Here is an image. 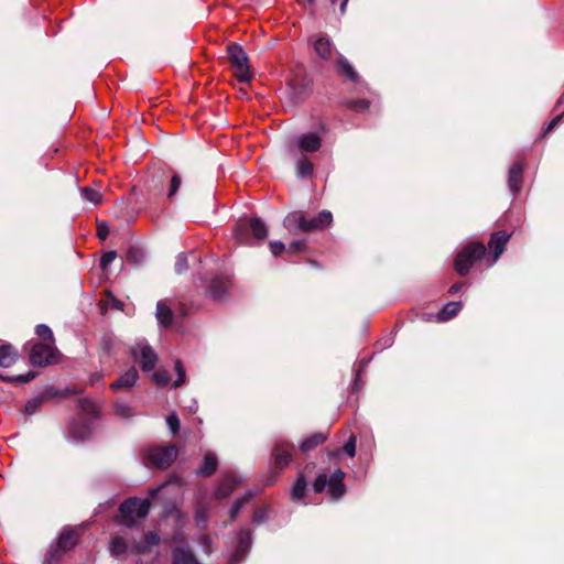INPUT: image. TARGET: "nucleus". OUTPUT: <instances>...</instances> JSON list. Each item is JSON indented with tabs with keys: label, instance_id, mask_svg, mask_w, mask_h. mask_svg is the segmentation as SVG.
Returning a JSON list of instances; mask_svg holds the SVG:
<instances>
[{
	"label": "nucleus",
	"instance_id": "nucleus-1",
	"mask_svg": "<svg viewBox=\"0 0 564 564\" xmlns=\"http://www.w3.org/2000/svg\"><path fill=\"white\" fill-rule=\"evenodd\" d=\"M150 499L129 498L120 505L119 523L132 527L137 520L144 519L150 512Z\"/></svg>",
	"mask_w": 564,
	"mask_h": 564
},
{
	"label": "nucleus",
	"instance_id": "nucleus-2",
	"mask_svg": "<svg viewBox=\"0 0 564 564\" xmlns=\"http://www.w3.org/2000/svg\"><path fill=\"white\" fill-rule=\"evenodd\" d=\"M344 478L345 473L341 469H336L330 475L322 473L314 480L313 489L317 494L323 492L325 489H327L332 499L338 500L346 492Z\"/></svg>",
	"mask_w": 564,
	"mask_h": 564
},
{
	"label": "nucleus",
	"instance_id": "nucleus-3",
	"mask_svg": "<svg viewBox=\"0 0 564 564\" xmlns=\"http://www.w3.org/2000/svg\"><path fill=\"white\" fill-rule=\"evenodd\" d=\"M258 239L263 240L268 236V229L265 224L259 218H245L239 219L234 229V237L239 243L250 245L251 236Z\"/></svg>",
	"mask_w": 564,
	"mask_h": 564
},
{
	"label": "nucleus",
	"instance_id": "nucleus-4",
	"mask_svg": "<svg viewBox=\"0 0 564 564\" xmlns=\"http://www.w3.org/2000/svg\"><path fill=\"white\" fill-rule=\"evenodd\" d=\"M480 260L487 262L485 246L480 242H470L457 253L455 270L458 274L465 276L468 274L473 264Z\"/></svg>",
	"mask_w": 564,
	"mask_h": 564
},
{
	"label": "nucleus",
	"instance_id": "nucleus-5",
	"mask_svg": "<svg viewBox=\"0 0 564 564\" xmlns=\"http://www.w3.org/2000/svg\"><path fill=\"white\" fill-rule=\"evenodd\" d=\"M177 457V448L174 445L149 446L142 451V458L150 467L166 469Z\"/></svg>",
	"mask_w": 564,
	"mask_h": 564
},
{
	"label": "nucleus",
	"instance_id": "nucleus-6",
	"mask_svg": "<svg viewBox=\"0 0 564 564\" xmlns=\"http://www.w3.org/2000/svg\"><path fill=\"white\" fill-rule=\"evenodd\" d=\"M134 361L139 362L144 372L154 369L158 362V355L145 339H138L130 348Z\"/></svg>",
	"mask_w": 564,
	"mask_h": 564
},
{
	"label": "nucleus",
	"instance_id": "nucleus-7",
	"mask_svg": "<svg viewBox=\"0 0 564 564\" xmlns=\"http://www.w3.org/2000/svg\"><path fill=\"white\" fill-rule=\"evenodd\" d=\"M77 542V534L74 530H64L55 544H51L43 564H57L61 560V552H66L74 547Z\"/></svg>",
	"mask_w": 564,
	"mask_h": 564
},
{
	"label": "nucleus",
	"instance_id": "nucleus-8",
	"mask_svg": "<svg viewBox=\"0 0 564 564\" xmlns=\"http://www.w3.org/2000/svg\"><path fill=\"white\" fill-rule=\"evenodd\" d=\"M322 147V134L315 131L304 132L296 134L289 150L291 153L297 152H317Z\"/></svg>",
	"mask_w": 564,
	"mask_h": 564
},
{
	"label": "nucleus",
	"instance_id": "nucleus-9",
	"mask_svg": "<svg viewBox=\"0 0 564 564\" xmlns=\"http://www.w3.org/2000/svg\"><path fill=\"white\" fill-rule=\"evenodd\" d=\"M228 55L239 82H249L251 75L248 66V56L242 47L236 44L228 46Z\"/></svg>",
	"mask_w": 564,
	"mask_h": 564
},
{
	"label": "nucleus",
	"instance_id": "nucleus-10",
	"mask_svg": "<svg viewBox=\"0 0 564 564\" xmlns=\"http://www.w3.org/2000/svg\"><path fill=\"white\" fill-rule=\"evenodd\" d=\"M91 431V425L87 419H74L68 423L66 438L72 443L84 442L90 436Z\"/></svg>",
	"mask_w": 564,
	"mask_h": 564
},
{
	"label": "nucleus",
	"instance_id": "nucleus-11",
	"mask_svg": "<svg viewBox=\"0 0 564 564\" xmlns=\"http://www.w3.org/2000/svg\"><path fill=\"white\" fill-rule=\"evenodd\" d=\"M56 349L48 344H34L30 351V362L35 367H44L53 362Z\"/></svg>",
	"mask_w": 564,
	"mask_h": 564
},
{
	"label": "nucleus",
	"instance_id": "nucleus-12",
	"mask_svg": "<svg viewBox=\"0 0 564 564\" xmlns=\"http://www.w3.org/2000/svg\"><path fill=\"white\" fill-rule=\"evenodd\" d=\"M511 235L506 231H498L491 236L489 247L494 250V256L492 258L487 257L488 268L492 267L498 261Z\"/></svg>",
	"mask_w": 564,
	"mask_h": 564
},
{
	"label": "nucleus",
	"instance_id": "nucleus-13",
	"mask_svg": "<svg viewBox=\"0 0 564 564\" xmlns=\"http://www.w3.org/2000/svg\"><path fill=\"white\" fill-rule=\"evenodd\" d=\"M251 541L252 539L250 530L243 529L239 532L237 550L231 556L230 563H236L246 556L250 550Z\"/></svg>",
	"mask_w": 564,
	"mask_h": 564
},
{
	"label": "nucleus",
	"instance_id": "nucleus-14",
	"mask_svg": "<svg viewBox=\"0 0 564 564\" xmlns=\"http://www.w3.org/2000/svg\"><path fill=\"white\" fill-rule=\"evenodd\" d=\"M313 47L316 55L323 61H328L333 56L334 44L326 35L316 37L313 41Z\"/></svg>",
	"mask_w": 564,
	"mask_h": 564
},
{
	"label": "nucleus",
	"instance_id": "nucleus-15",
	"mask_svg": "<svg viewBox=\"0 0 564 564\" xmlns=\"http://www.w3.org/2000/svg\"><path fill=\"white\" fill-rule=\"evenodd\" d=\"M138 379V370L134 367H131L124 373H122L115 382H112L110 388L112 390H129L137 383Z\"/></svg>",
	"mask_w": 564,
	"mask_h": 564
},
{
	"label": "nucleus",
	"instance_id": "nucleus-16",
	"mask_svg": "<svg viewBox=\"0 0 564 564\" xmlns=\"http://www.w3.org/2000/svg\"><path fill=\"white\" fill-rule=\"evenodd\" d=\"M239 482H241L240 478H237L234 475H227L216 487L214 497L216 499H224L228 497L237 488Z\"/></svg>",
	"mask_w": 564,
	"mask_h": 564
},
{
	"label": "nucleus",
	"instance_id": "nucleus-17",
	"mask_svg": "<svg viewBox=\"0 0 564 564\" xmlns=\"http://www.w3.org/2000/svg\"><path fill=\"white\" fill-rule=\"evenodd\" d=\"M172 564H200L188 547H175L172 552Z\"/></svg>",
	"mask_w": 564,
	"mask_h": 564
},
{
	"label": "nucleus",
	"instance_id": "nucleus-18",
	"mask_svg": "<svg viewBox=\"0 0 564 564\" xmlns=\"http://www.w3.org/2000/svg\"><path fill=\"white\" fill-rule=\"evenodd\" d=\"M523 176V166L521 163H514L509 171L508 184L510 189L516 194L521 188Z\"/></svg>",
	"mask_w": 564,
	"mask_h": 564
},
{
	"label": "nucleus",
	"instance_id": "nucleus-19",
	"mask_svg": "<svg viewBox=\"0 0 564 564\" xmlns=\"http://www.w3.org/2000/svg\"><path fill=\"white\" fill-rule=\"evenodd\" d=\"M155 316L161 326L169 327L172 325L173 312L165 302H158Z\"/></svg>",
	"mask_w": 564,
	"mask_h": 564
},
{
	"label": "nucleus",
	"instance_id": "nucleus-20",
	"mask_svg": "<svg viewBox=\"0 0 564 564\" xmlns=\"http://www.w3.org/2000/svg\"><path fill=\"white\" fill-rule=\"evenodd\" d=\"M228 291V281L225 279H214L208 286V294L215 300L223 299Z\"/></svg>",
	"mask_w": 564,
	"mask_h": 564
},
{
	"label": "nucleus",
	"instance_id": "nucleus-21",
	"mask_svg": "<svg viewBox=\"0 0 564 564\" xmlns=\"http://www.w3.org/2000/svg\"><path fill=\"white\" fill-rule=\"evenodd\" d=\"M18 352L10 344L0 345V367L8 368L17 360Z\"/></svg>",
	"mask_w": 564,
	"mask_h": 564
},
{
	"label": "nucleus",
	"instance_id": "nucleus-22",
	"mask_svg": "<svg viewBox=\"0 0 564 564\" xmlns=\"http://www.w3.org/2000/svg\"><path fill=\"white\" fill-rule=\"evenodd\" d=\"M462 308V302H448L436 315L437 322H446L457 315Z\"/></svg>",
	"mask_w": 564,
	"mask_h": 564
},
{
	"label": "nucleus",
	"instance_id": "nucleus-23",
	"mask_svg": "<svg viewBox=\"0 0 564 564\" xmlns=\"http://www.w3.org/2000/svg\"><path fill=\"white\" fill-rule=\"evenodd\" d=\"M327 436L326 434L322 432L314 433L310 437L305 438L301 444L300 448L303 453L311 452L318 445L323 444L326 441Z\"/></svg>",
	"mask_w": 564,
	"mask_h": 564
},
{
	"label": "nucleus",
	"instance_id": "nucleus-24",
	"mask_svg": "<svg viewBox=\"0 0 564 564\" xmlns=\"http://www.w3.org/2000/svg\"><path fill=\"white\" fill-rule=\"evenodd\" d=\"M217 457L213 453H207L204 456L203 465L196 470L197 475L200 476H210L215 473L217 468Z\"/></svg>",
	"mask_w": 564,
	"mask_h": 564
},
{
	"label": "nucleus",
	"instance_id": "nucleus-25",
	"mask_svg": "<svg viewBox=\"0 0 564 564\" xmlns=\"http://www.w3.org/2000/svg\"><path fill=\"white\" fill-rule=\"evenodd\" d=\"M337 72L340 75L347 76L351 82H356L358 78V74L352 67V65L348 62L346 57L339 55L337 58Z\"/></svg>",
	"mask_w": 564,
	"mask_h": 564
},
{
	"label": "nucleus",
	"instance_id": "nucleus-26",
	"mask_svg": "<svg viewBox=\"0 0 564 564\" xmlns=\"http://www.w3.org/2000/svg\"><path fill=\"white\" fill-rule=\"evenodd\" d=\"M129 550L128 544L126 540L121 536H115L109 544V552L112 556L117 557L124 553H127Z\"/></svg>",
	"mask_w": 564,
	"mask_h": 564
},
{
	"label": "nucleus",
	"instance_id": "nucleus-27",
	"mask_svg": "<svg viewBox=\"0 0 564 564\" xmlns=\"http://www.w3.org/2000/svg\"><path fill=\"white\" fill-rule=\"evenodd\" d=\"M113 408L116 415H118L121 419H130L135 414L132 405L122 400L116 401Z\"/></svg>",
	"mask_w": 564,
	"mask_h": 564
},
{
	"label": "nucleus",
	"instance_id": "nucleus-28",
	"mask_svg": "<svg viewBox=\"0 0 564 564\" xmlns=\"http://www.w3.org/2000/svg\"><path fill=\"white\" fill-rule=\"evenodd\" d=\"M274 459L279 467H284L291 462V454L288 447L276 445L274 448Z\"/></svg>",
	"mask_w": 564,
	"mask_h": 564
},
{
	"label": "nucleus",
	"instance_id": "nucleus-29",
	"mask_svg": "<svg viewBox=\"0 0 564 564\" xmlns=\"http://www.w3.org/2000/svg\"><path fill=\"white\" fill-rule=\"evenodd\" d=\"M313 172V163L305 156H301L296 161V173L299 176H308Z\"/></svg>",
	"mask_w": 564,
	"mask_h": 564
},
{
	"label": "nucleus",
	"instance_id": "nucleus-30",
	"mask_svg": "<svg viewBox=\"0 0 564 564\" xmlns=\"http://www.w3.org/2000/svg\"><path fill=\"white\" fill-rule=\"evenodd\" d=\"M79 191H80L83 198L86 202L91 203L94 205L100 204L101 194L98 191H96L94 188H89V187H83Z\"/></svg>",
	"mask_w": 564,
	"mask_h": 564
},
{
	"label": "nucleus",
	"instance_id": "nucleus-31",
	"mask_svg": "<svg viewBox=\"0 0 564 564\" xmlns=\"http://www.w3.org/2000/svg\"><path fill=\"white\" fill-rule=\"evenodd\" d=\"M251 497H252V492H248V494L243 495L242 497H239L235 500V502L232 503L231 509H230L231 520H235L237 518L241 508L245 506V503H247L251 499Z\"/></svg>",
	"mask_w": 564,
	"mask_h": 564
},
{
	"label": "nucleus",
	"instance_id": "nucleus-32",
	"mask_svg": "<svg viewBox=\"0 0 564 564\" xmlns=\"http://www.w3.org/2000/svg\"><path fill=\"white\" fill-rule=\"evenodd\" d=\"M305 491H306V481L303 477H300L293 486L292 499L294 501H299V500L303 499V497L305 496Z\"/></svg>",
	"mask_w": 564,
	"mask_h": 564
},
{
	"label": "nucleus",
	"instance_id": "nucleus-33",
	"mask_svg": "<svg viewBox=\"0 0 564 564\" xmlns=\"http://www.w3.org/2000/svg\"><path fill=\"white\" fill-rule=\"evenodd\" d=\"M300 219H303V215H300V214H289L284 220H283V225L284 227L292 231L294 229H299L300 230Z\"/></svg>",
	"mask_w": 564,
	"mask_h": 564
},
{
	"label": "nucleus",
	"instance_id": "nucleus-34",
	"mask_svg": "<svg viewBox=\"0 0 564 564\" xmlns=\"http://www.w3.org/2000/svg\"><path fill=\"white\" fill-rule=\"evenodd\" d=\"M35 334L42 338V339H45V340H50L51 343H54V336H53V332L52 329L45 325V324H40L36 326L35 328Z\"/></svg>",
	"mask_w": 564,
	"mask_h": 564
},
{
	"label": "nucleus",
	"instance_id": "nucleus-35",
	"mask_svg": "<svg viewBox=\"0 0 564 564\" xmlns=\"http://www.w3.org/2000/svg\"><path fill=\"white\" fill-rule=\"evenodd\" d=\"M128 261L138 264L144 259L143 251L138 247H131L127 253Z\"/></svg>",
	"mask_w": 564,
	"mask_h": 564
},
{
	"label": "nucleus",
	"instance_id": "nucleus-36",
	"mask_svg": "<svg viewBox=\"0 0 564 564\" xmlns=\"http://www.w3.org/2000/svg\"><path fill=\"white\" fill-rule=\"evenodd\" d=\"M152 380L160 386H165L170 382V375L165 369H159L152 375Z\"/></svg>",
	"mask_w": 564,
	"mask_h": 564
},
{
	"label": "nucleus",
	"instance_id": "nucleus-37",
	"mask_svg": "<svg viewBox=\"0 0 564 564\" xmlns=\"http://www.w3.org/2000/svg\"><path fill=\"white\" fill-rule=\"evenodd\" d=\"M42 405V399L41 398H34L32 400H29L24 405V412L28 415L34 414Z\"/></svg>",
	"mask_w": 564,
	"mask_h": 564
},
{
	"label": "nucleus",
	"instance_id": "nucleus-38",
	"mask_svg": "<svg viewBox=\"0 0 564 564\" xmlns=\"http://www.w3.org/2000/svg\"><path fill=\"white\" fill-rule=\"evenodd\" d=\"M315 219L317 221L318 228H322V227L328 226L332 223L333 216H332L330 212L322 210L318 214V216L315 217Z\"/></svg>",
	"mask_w": 564,
	"mask_h": 564
},
{
	"label": "nucleus",
	"instance_id": "nucleus-39",
	"mask_svg": "<svg viewBox=\"0 0 564 564\" xmlns=\"http://www.w3.org/2000/svg\"><path fill=\"white\" fill-rule=\"evenodd\" d=\"M188 268L187 256L185 253H180L175 261V271L176 273H183Z\"/></svg>",
	"mask_w": 564,
	"mask_h": 564
},
{
	"label": "nucleus",
	"instance_id": "nucleus-40",
	"mask_svg": "<svg viewBox=\"0 0 564 564\" xmlns=\"http://www.w3.org/2000/svg\"><path fill=\"white\" fill-rule=\"evenodd\" d=\"M356 442L357 438L355 435H350L348 441L345 443L343 451L345 454H347L350 457H354L356 454Z\"/></svg>",
	"mask_w": 564,
	"mask_h": 564
},
{
	"label": "nucleus",
	"instance_id": "nucleus-41",
	"mask_svg": "<svg viewBox=\"0 0 564 564\" xmlns=\"http://www.w3.org/2000/svg\"><path fill=\"white\" fill-rule=\"evenodd\" d=\"M317 228H318V225H317V221L315 218L306 219L303 216V219H300V230L301 231H310V230L317 229Z\"/></svg>",
	"mask_w": 564,
	"mask_h": 564
},
{
	"label": "nucleus",
	"instance_id": "nucleus-42",
	"mask_svg": "<svg viewBox=\"0 0 564 564\" xmlns=\"http://www.w3.org/2000/svg\"><path fill=\"white\" fill-rule=\"evenodd\" d=\"M175 370L177 373V379L174 381L173 387L177 388L185 381V369L182 362L178 360L175 362Z\"/></svg>",
	"mask_w": 564,
	"mask_h": 564
},
{
	"label": "nucleus",
	"instance_id": "nucleus-43",
	"mask_svg": "<svg viewBox=\"0 0 564 564\" xmlns=\"http://www.w3.org/2000/svg\"><path fill=\"white\" fill-rule=\"evenodd\" d=\"M117 258L116 251L106 252L100 259V267L102 270H106Z\"/></svg>",
	"mask_w": 564,
	"mask_h": 564
},
{
	"label": "nucleus",
	"instance_id": "nucleus-44",
	"mask_svg": "<svg viewBox=\"0 0 564 564\" xmlns=\"http://www.w3.org/2000/svg\"><path fill=\"white\" fill-rule=\"evenodd\" d=\"M166 424L173 434L177 433L181 426L180 420L175 413L166 417Z\"/></svg>",
	"mask_w": 564,
	"mask_h": 564
},
{
	"label": "nucleus",
	"instance_id": "nucleus-45",
	"mask_svg": "<svg viewBox=\"0 0 564 564\" xmlns=\"http://www.w3.org/2000/svg\"><path fill=\"white\" fill-rule=\"evenodd\" d=\"M131 552L132 553H138V554H145V553L152 552V549L150 547V545H148L145 540H143V541L139 542V543H135L131 547Z\"/></svg>",
	"mask_w": 564,
	"mask_h": 564
},
{
	"label": "nucleus",
	"instance_id": "nucleus-46",
	"mask_svg": "<svg viewBox=\"0 0 564 564\" xmlns=\"http://www.w3.org/2000/svg\"><path fill=\"white\" fill-rule=\"evenodd\" d=\"M172 482H175V484H177L178 486H181V485H182V480H181V478H178V477H173V478H171L167 482H163L160 487L151 489V490H150V492H149V494H150V497H151V498L156 497V495L161 491V489H162V488H164L165 486H167L169 484H172Z\"/></svg>",
	"mask_w": 564,
	"mask_h": 564
},
{
	"label": "nucleus",
	"instance_id": "nucleus-47",
	"mask_svg": "<svg viewBox=\"0 0 564 564\" xmlns=\"http://www.w3.org/2000/svg\"><path fill=\"white\" fill-rule=\"evenodd\" d=\"M269 246L272 254L275 257L281 254L285 250V245L281 241H270Z\"/></svg>",
	"mask_w": 564,
	"mask_h": 564
},
{
	"label": "nucleus",
	"instance_id": "nucleus-48",
	"mask_svg": "<svg viewBox=\"0 0 564 564\" xmlns=\"http://www.w3.org/2000/svg\"><path fill=\"white\" fill-rule=\"evenodd\" d=\"M195 521H196V524H197L198 528L204 529L206 527V523H207V514H206V512L204 510H202V509H198L196 511Z\"/></svg>",
	"mask_w": 564,
	"mask_h": 564
},
{
	"label": "nucleus",
	"instance_id": "nucleus-49",
	"mask_svg": "<svg viewBox=\"0 0 564 564\" xmlns=\"http://www.w3.org/2000/svg\"><path fill=\"white\" fill-rule=\"evenodd\" d=\"M145 542L151 549L155 547L160 543V536L155 532H150L144 536Z\"/></svg>",
	"mask_w": 564,
	"mask_h": 564
},
{
	"label": "nucleus",
	"instance_id": "nucleus-50",
	"mask_svg": "<svg viewBox=\"0 0 564 564\" xmlns=\"http://www.w3.org/2000/svg\"><path fill=\"white\" fill-rule=\"evenodd\" d=\"M304 245H305V242L303 240H295V241L290 243V246L288 248V252L292 253V254L293 253H297L301 250H303Z\"/></svg>",
	"mask_w": 564,
	"mask_h": 564
},
{
	"label": "nucleus",
	"instance_id": "nucleus-51",
	"mask_svg": "<svg viewBox=\"0 0 564 564\" xmlns=\"http://www.w3.org/2000/svg\"><path fill=\"white\" fill-rule=\"evenodd\" d=\"M181 185V178L178 175H173L171 180V186L169 191V197H172Z\"/></svg>",
	"mask_w": 564,
	"mask_h": 564
},
{
	"label": "nucleus",
	"instance_id": "nucleus-52",
	"mask_svg": "<svg viewBox=\"0 0 564 564\" xmlns=\"http://www.w3.org/2000/svg\"><path fill=\"white\" fill-rule=\"evenodd\" d=\"M306 11L314 14L315 0H296Z\"/></svg>",
	"mask_w": 564,
	"mask_h": 564
},
{
	"label": "nucleus",
	"instance_id": "nucleus-53",
	"mask_svg": "<svg viewBox=\"0 0 564 564\" xmlns=\"http://www.w3.org/2000/svg\"><path fill=\"white\" fill-rule=\"evenodd\" d=\"M350 106L356 110H366L369 107V102L367 100H355L351 101Z\"/></svg>",
	"mask_w": 564,
	"mask_h": 564
},
{
	"label": "nucleus",
	"instance_id": "nucleus-54",
	"mask_svg": "<svg viewBox=\"0 0 564 564\" xmlns=\"http://www.w3.org/2000/svg\"><path fill=\"white\" fill-rule=\"evenodd\" d=\"M563 116H564V112H563V113H561L560 116L555 117V118H554V119H553V120L547 124V127H546V129H545L544 133H549L550 131H552V130L554 129V127H555V126H557V124L561 122V120H562Z\"/></svg>",
	"mask_w": 564,
	"mask_h": 564
},
{
	"label": "nucleus",
	"instance_id": "nucleus-55",
	"mask_svg": "<svg viewBox=\"0 0 564 564\" xmlns=\"http://www.w3.org/2000/svg\"><path fill=\"white\" fill-rule=\"evenodd\" d=\"M109 234V228L105 224L98 225V237L100 239H106Z\"/></svg>",
	"mask_w": 564,
	"mask_h": 564
},
{
	"label": "nucleus",
	"instance_id": "nucleus-56",
	"mask_svg": "<svg viewBox=\"0 0 564 564\" xmlns=\"http://www.w3.org/2000/svg\"><path fill=\"white\" fill-rule=\"evenodd\" d=\"M202 544L204 545V550L207 554H209L212 552L210 550V540L208 536L204 535L202 538Z\"/></svg>",
	"mask_w": 564,
	"mask_h": 564
},
{
	"label": "nucleus",
	"instance_id": "nucleus-57",
	"mask_svg": "<svg viewBox=\"0 0 564 564\" xmlns=\"http://www.w3.org/2000/svg\"><path fill=\"white\" fill-rule=\"evenodd\" d=\"M33 378H34V373L29 372L28 375L17 377V380L25 383V382H29L30 380H32Z\"/></svg>",
	"mask_w": 564,
	"mask_h": 564
},
{
	"label": "nucleus",
	"instance_id": "nucleus-58",
	"mask_svg": "<svg viewBox=\"0 0 564 564\" xmlns=\"http://www.w3.org/2000/svg\"><path fill=\"white\" fill-rule=\"evenodd\" d=\"M109 297H110V303H111L112 307H115L117 310H123V303H121L120 301L116 300L111 295H109Z\"/></svg>",
	"mask_w": 564,
	"mask_h": 564
},
{
	"label": "nucleus",
	"instance_id": "nucleus-59",
	"mask_svg": "<svg viewBox=\"0 0 564 564\" xmlns=\"http://www.w3.org/2000/svg\"><path fill=\"white\" fill-rule=\"evenodd\" d=\"M463 284H454L449 288V293L454 294L460 290Z\"/></svg>",
	"mask_w": 564,
	"mask_h": 564
},
{
	"label": "nucleus",
	"instance_id": "nucleus-60",
	"mask_svg": "<svg viewBox=\"0 0 564 564\" xmlns=\"http://www.w3.org/2000/svg\"><path fill=\"white\" fill-rule=\"evenodd\" d=\"M252 521H253L254 523H260V522H262V521H263V516H262V514H260V513H256V514L253 516Z\"/></svg>",
	"mask_w": 564,
	"mask_h": 564
},
{
	"label": "nucleus",
	"instance_id": "nucleus-61",
	"mask_svg": "<svg viewBox=\"0 0 564 564\" xmlns=\"http://www.w3.org/2000/svg\"><path fill=\"white\" fill-rule=\"evenodd\" d=\"M349 0H343L341 4H340V14H345L346 12V7H347V3H348Z\"/></svg>",
	"mask_w": 564,
	"mask_h": 564
},
{
	"label": "nucleus",
	"instance_id": "nucleus-62",
	"mask_svg": "<svg viewBox=\"0 0 564 564\" xmlns=\"http://www.w3.org/2000/svg\"><path fill=\"white\" fill-rule=\"evenodd\" d=\"M189 410H191L192 412H195V411L197 410V403H196V401H194V402H193V405H189Z\"/></svg>",
	"mask_w": 564,
	"mask_h": 564
},
{
	"label": "nucleus",
	"instance_id": "nucleus-63",
	"mask_svg": "<svg viewBox=\"0 0 564 564\" xmlns=\"http://www.w3.org/2000/svg\"><path fill=\"white\" fill-rule=\"evenodd\" d=\"M564 98V95H562V98L558 99V102H562Z\"/></svg>",
	"mask_w": 564,
	"mask_h": 564
},
{
	"label": "nucleus",
	"instance_id": "nucleus-64",
	"mask_svg": "<svg viewBox=\"0 0 564 564\" xmlns=\"http://www.w3.org/2000/svg\"><path fill=\"white\" fill-rule=\"evenodd\" d=\"M564 98V95H562V98L558 99V102H562Z\"/></svg>",
	"mask_w": 564,
	"mask_h": 564
}]
</instances>
